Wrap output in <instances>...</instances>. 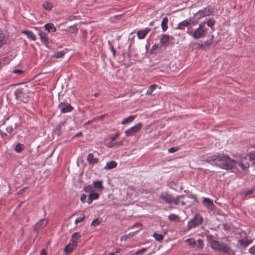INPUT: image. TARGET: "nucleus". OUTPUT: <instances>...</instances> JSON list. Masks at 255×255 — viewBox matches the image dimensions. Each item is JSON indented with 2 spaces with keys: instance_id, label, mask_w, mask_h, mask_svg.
<instances>
[{
  "instance_id": "obj_1",
  "label": "nucleus",
  "mask_w": 255,
  "mask_h": 255,
  "mask_svg": "<svg viewBox=\"0 0 255 255\" xmlns=\"http://www.w3.org/2000/svg\"><path fill=\"white\" fill-rule=\"evenodd\" d=\"M204 161L227 170L232 169L237 163V161L232 159L228 155H213L207 157Z\"/></svg>"
},
{
  "instance_id": "obj_2",
  "label": "nucleus",
  "mask_w": 255,
  "mask_h": 255,
  "mask_svg": "<svg viewBox=\"0 0 255 255\" xmlns=\"http://www.w3.org/2000/svg\"><path fill=\"white\" fill-rule=\"evenodd\" d=\"M209 242L211 247L214 250L228 254L232 252L231 247L229 243L221 242L213 239H210Z\"/></svg>"
},
{
  "instance_id": "obj_3",
  "label": "nucleus",
  "mask_w": 255,
  "mask_h": 255,
  "mask_svg": "<svg viewBox=\"0 0 255 255\" xmlns=\"http://www.w3.org/2000/svg\"><path fill=\"white\" fill-rule=\"evenodd\" d=\"M205 22H201L198 28L194 32L191 30H188L187 31V33L192 36L195 39H199L204 37L208 30V28L205 27Z\"/></svg>"
},
{
  "instance_id": "obj_4",
  "label": "nucleus",
  "mask_w": 255,
  "mask_h": 255,
  "mask_svg": "<svg viewBox=\"0 0 255 255\" xmlns=\"http://www.w3.org/2000/svg\"><path fill=\"white\" fill-rule=\"evenodd\" d=\"M183 197V195H180L174 198L171 195L167 193H161L159 196V199L164 200L167 204L175 205H178L181 199Z\"/></svg>"
},
{
  "instance_id": "obj_5",
  "label": "nucleus",
  "mask_w": 255,
  "mask_h": 255,
  "mask_svg": "<svg viewBox=\"0 0 255 255\" xmlns=\"http://www.w3.org/2000/svg\"><path fill=\"white\" fill-rule=\"evenodd\" d=\"M203 221L202 217L199 214H196L193 219L190 220L188 224L189 229L200 225Z\"/></svg>"
},
{
  "instance_id": "obj_6",
  "label": "nucleus",
  "mask_w": 255,
  "mask_h": 255,
  "mask_svg": "<svg viewBox=\"0 0 255 255\" xmlns=\"http://www.w3.org/2000/svg\"><path fill=\"white\" fill-rule=\"evenodd\" d=\"M213 12V9L212 7L208 6L203 9L199 10L195 15L198 16V18L210 15Z\"/></svg>"
},
{
  "instance_id": "obj_7",
  "label": "nucleus",
  "mask_w": 255,
  "mask_h": 255,
  "mask_svg": "<svg viewBox=\"0 0 255 255\" xmlns=\"http://www.w3.org/2000/svg\"><path fill=\"white\" fill-rule=\"evenodd\" d=\"M142 126V124L141 123H139L136 124L134 126L129 128L126 131H125V133L128 136H130L137 131H138L141 128Z\"/></svg>"
},
{
  "instance_id": "obj_8",
  "label": "nucleus",
  "mask_w": 255,
  "mask_h": 255,
  "mask_svg": "<svg viewBox=\"0 0 255 255\" xmlns=\"http://www.w3.org/2000/svg\"><path fill=\"white\" fill-rule=\"evenodd\" d=\"M58 108L62 113L70 112L73 109L69 104L65 102L61 103L58 106Z\"/></svg>"
},
{
  "instance_id": "obj_9",
  "label": "nucleus",
  "mask_w": 255,
  "mask_h": 255,
  "mask_svg": "<svg viewBox=\"0 0 255 255\" xmlns=\"http://www.w3.org/2000/svg\"><path fill=\"white\" fill-rule=\"evenodd\" d=\"M24 90L23 89H18L14 92V95L15 96V98L17 100L19 99L20 101L24 103H26L27 102V98L24 97Z\"/></svg>"
},
{
  "instance_id": "obj_10",
  "label": "nucleus",
  "mask_w": 255,
  "mask_h": 255,
  "mask_svg": "<svg viewBox=\"0 0 255 255\" xmlns=\"http://www.w3.org/2000/svg\"><path fill=\"white\" fill-rule=\"evenodd\" d=\"M173 39V38L171 36L167 34H163L160 40L161 46L163 47L167 46L169 43L170 40Z\"/></svg>"
},
{
  "instance_id": "obj_11",
  "label": "nucleus",
  "mask_w": 255,
  "mask_h": 255,
  "mask_svg": "<svg viewBox=\"0 0 255 255\" xmlns=\"http://www.w3.org/2000/svg\"><path fill=\"white\" fill-rule=\"evenodd\" d=\"M47 224V221L44 219H41L34 226V230L36 232H38L42 229L44 228Z\"/></svg>"
},
{
  "instance_id": "obj_12",
  "label": "nucleus",
  "mask_w": 255,
  "mask_h": 255,
  "mask_svg": "<svg viewBox=\"0 0 255 255\" xmlns=\"http://www.w3.org/2000/svg\"><path fill=\"white\" fill-rule=\"evenodd\" d=\"M78 242L76 241H72V243H69L64 248V251L67 254L71 253L73 250L77 247Z\"/></svg>"
},
{
  "instance_id": "obj_13",
  "label": "nucleus",
  "mask_w": 255,
  "mask_h": 255,
  "mask_svg": "<svg viewBox=\"0 0 255 255\" xmlns=\"http://www.w3.org/2000/svg\"><path fill=\"white\" fill-rule=\"evenodd\" d=\"M194 21L191 18H189L188 19H186L185 20H183V21L179 23L178 24L177 28L180 29H183L184 27L185 26H188V25L194 23Z\"/></svg>"
},
{
  "instance_id": "obj_14",
  "label": "nucleus",
  "mask_w": 255,
  "mask_h": 255,
  "mask_svg": "<svg viewBox=\"0 0 255 255\" xmlns=\"http://www.w3.org/2000/svg\"><path fill=\"white\" fill-rule=\"evenodd\" d=\"M38 35L40 36L41 41L47 46L49 43V38L47 33L44 32L39 31L38 32Z\"/></svg>"
},
{
  "instance_id": "obj_15",
  "label": "nucleus",
  "mask_w": 255,
  "mask_h": 255,
  "mask_svg": "<svg viewBox=\"0 0 255 255\" xmlns=\"http://www.w3.org/2000/svg\"><path fill=\"white\" fill-rule=\"evenodd\" d=\"M150 29L146 28L143 30H139L137 32V35L139 39H143L145 35L149 32Z\"/></svg>"
},
{
  "instance_id": "obj_16",
  "label": "nucleus",
  "mask_w": 255,
  "mask_h": 255,
  "mask_svg": "<svg viewBox=\"0 0 255 255\" xmlns=\"http://www.w3.org/2000/svg\"><path fill=\"white\" fill-rule=\"evenodd\" d=\"M203 204L204 206L210 210H213L214 204L213 201L209 198H204L203 199Z\"/></svg>"
},
{
  "instance_id": "obj_17",
  "label": "nucleus",
  "mask_w": 255,
  "mask_h": 255,
  "mask_svg": "<svg viewBox=\"0 0 255 255\" xmlns=\"http://www.w3.org/2000/svg\"><path fill=\"white\" fill-rule=\"evenodd\" d=\"M99 197V194L97 193H96L95 191L91 193L88 196V199L87 202L89 204L92 203V201L93 200L98 199Z\"/></svg>"
},
{
  "instance_id": "obj_18",
  "label": "nucleus",
  "mask_w": 255,
  "mask_h": 255,
  "mask_svg": "<svg viewBox=\"0 0 255 255\" xmlns=\"http://www.w3.org/2000/svg\"><path fill=\"white\" fill-rule=\"evenodd\" d=\"M88 162L90 164H95L98 163L99 159L97 158H94L92 153H89L87 158Z\"/></svg>"
},
{
  "instance_id": "obj_19",
  "label": "nucleus",
  "mask_w": 255,
  "mask_h": 255,
  "mask_svg": "<svg viewBox=\"0 0 255 255\" xmlns=\"http://www.w3.org/2000/svg\"><path fill=\"white\" fill-rule=\"evenodd\" d=\"M238 164L243 169H246L249 167V163L245 161V159H241V161H237L236 164Z\"/></svg>"
},
{
  "instance_id": "obj_20",
  "label": "nucleus",
  "mask_w": 255,
  "mask_h": 255,
  "mask_svg": "<svg viewBox=\"0 0 255 255\" xmlns=\"http://www.w3.org/2000/svg\"><path fill=\"white\" fill-rule=\"evenodd\" d=\"M94 189H96L98 191H102L104 187L102 181H96L93 182Z\"/></svg>"
},
{
  "instance_id": "obj_21",
  "label": "nucleus",
  "mask_w": 255,
  "mask_h": 255,
  "mask_svg": "<svg viewBox=\"0 0 255 255\" xmlns=\"http://www.w3.org/2000/svg\"><path fill=\"white\" fill-rule=\"evenodd\" d=\"M44 27L48 32H55L56 30V28L52 23H48L45 24Z\"/></svg>"
},
{
  "instance_id": "obj_22",
  "label": "nucleus",
  "mask_w": 255,
  "mask_h": 255,
  "mask_svg": "<svg viewBox=\"0 0 255 255\" xmlns=\"http://www.w3.org/2000/svg\"><path fill=\"white\" fill-rule=\"evenodd\" d=\"M117 165V163L114 161H111L110 162H107L106 165L104 167L105 170H110L115 168Z\"/></svg>"
},
{
  "instance_id": "obj_23",
  "label": "nucleus",
  "mask_w": 255,
  "mask_h": 255,
  "mask_svg": "<svg viewBox=\"0 0 255 255\" xmlns=\"http://www.w3.org/2000/svg\"><path fill=\"white\" fill-rule=\"evenodd\" d=\"M168 21V19L167 17H165L163 18L162 22H161V27L163 31H165L167 28V23Z\"/></svg>"
},
{
  "instance_id": "obj_24",
  "label": "nucleus",
  "mask_w": 255,
  "mask_h": 255,
  "mask_svg": "<svg viewBox=\"0 0 255 255\" xmlns=\"http://www.w3.org/2000/svg\"><path fill=\"white\" fill-rule=\"evenodd\" d=\"M135 116H130L127 118H126L122 122V124L126 125L132 122L135 118Z\"/></svg>"
},
{
  "instance_id": "obj_25",
  "label": "nucleus",
  "mask_w": 255,
  "mask_h": 255,
  "mask_svg": "<svg viewBox=\"0 0 255 255\" xmlns=\"http://www.w3.org/2000/svg\"><path fill=\"white\" fill-rule=\"evenodd\" d=\"M23 33L26 35V36L30 39H31L32 40H36V36L35 35L30 31H23Z\"/></svg>"
},
{
  "instance_id": "obj_26",
  "label": "nucleus",
  "mask_w": 255,
  "mask_h": 255,
  "mask_svg": "<svg viewBox=\"0 0 255 255\" xmlns=\"http://www.w3.org/2000/svg\"><path fill=\"white\" fill-rule=\"evenodd\" d=\"M64 123L62 122L57 126L55 129H54V132L55 134H57L58 135L60 134L62 127L64 126Z\"/></svg>"
},
{
  "instance_id": "obj_27",
  "label": "nucleus",
  "mask_w": 255,
  "mask_h": 255,
  "mask_svg": "<svg viewBox=\"0 0 255 255\" xmlns=\"http://www.w3.org/2000/svg\"><path fill=\"white\" fill-rule=\"evenodd\" d=\"M196 244H195L194 247L199 249H202L204 247V244L203 240L201 239H198L195 242Z\"/></svg>"
},
{
  "instance_id": "obj_28",
  "label": "nucleus",
  "mask_w": 255,
  "mask_h": 255,
  "mask_svg": "<svg viewBox=\"0 0 255 255\" xmlns=\"http://www.w3.org/2000/svg\"><path fill=\"white\" fill-rule=\"evenodd\" d=\"M43 8L47 10H50L53 7V5L52 3H50L48 1H45L42 4Z\"/></svg>"
},
{
  "instance_id": "obj_29",
  "label": "nucleus",
  "mask_w": 255,
  "mask_h": 255,
  "mask_svg": "<svg viewBox=\"0 0 255 255\" xmlns=\"http://www.w3.org/2000/svg\"><path fill=\"white\" fill-rule=\"evenodd\" d=\"M24 148V145L23 144L18 143L14 147V150L17 152H21Z\"/></svg>"
},
{
  "instance_id": "obj_30",
  "label": "nucleus",
  "mask_w": 255,
  "mask_h": 255,
  "mask_svg": "<svg viewBox=\"0 0 255 255\" xmlns=\"http://www.w3.org/2000/svg\"><path fill=\"white\" fill-rule=\"evenodd\" d=\"M84 190L85 192H90V193L95 191V189H94V186L92 185H89L87 186H86L84 187Z\"/></svg>"
},
{
  "instance_id": "obj_31",
  "label": "nucleus",
  "mask_w": 255,
  "mask_h": 255,
  "mask_svg": "<svg viewBox=\"0 0 255 255\" xmlns=\"http://www.w3.org/2000/svg\"><path fill=\"white\" fill-rule=\"evenodd\" d=\"M157 86L155 84L151 85L149 86L148 90L146 91V94L150 95L152 94V92L156 89Z\"/></svg>"
},
{
  "instance_id": "obj_32",
  "label": "nucleus",
  "mask_w": 255,
  "mask_h": 255,
  "mask_svg": "<svg viewBox=\"0 0 255 255\" xmlns=\"http://www.w3.org/2000/svg\"><path fill=\"white\" fill-rule=\"evenodd\" d=\"M65 54V52L63 51L57 52L53 55V57L56 58H62Z\"/></svg>"
},
{
  "instance_id": "obj_33",
  "label": "nucleus",
  "mask_w": 255,
  "mask_h": 255,
  "mask_svg": "<svg viewBox=\"0 0 255 255\" xmlns=\"http://www.w3.org/2000/svg\"><path fill=\"white\" fill-rule=\"evenodd\" d=\"M153 236L154 237L155 239L157 241H161L163 239V236L162 235L158 234L157 233H154L153 235Z\"/></svg>"
},
{
  "instance_id": "obj_34",
  "label": "nucleus",
  "mask_w": 255,
  "mask_h": 255,
  "mask_svg": "<svg viewBox=\"0 0 255 255\" xmlns=\"http://www.w3.org/2000/svg\"><path fill=\"white\" fill-rule=\"evenodd\" d=\"M239 243L240 244L241 246H242L244 248H246L250 244V242L248 241H244L241 240L239 241Z\"/></svg>"
},
{
  "instance_id": "obj_35",
  "label": "nucleus",
  "mask_w": 255,
  "mask_h": 255,
  "mask_svg": "<svg viewBox=\"0 0 255 255\" xmlns=\"http://www.w3.org/2000/svg\"><path fill=\"white\" fill-rule=\"evenodd\" d=\"M196 241L192 239H188L186 240L185 242L189 245L191 246L192 247H194Z\"/></svg>"
},
{
  "instance_id": "obj_36",
  "label": "nucleus",
  "mask_w": 255,
  "mask_h": 255,
  "mask_svg": "<svg viewBox=\"0 0 255 255\" xmlns=\"http://www.w3.org/2000/svg\"><path fill=\"white\" fill-rule=\"evenodd\" d=\"M78 29L76 25H73L69 27V31L72 33H76Z\"/></svg>"
},
{
  "instance_id": "obj_37",
  "label": "nucleus",
  "mask_w": 255,
  "mask_h": 255,
  "mask_svg": "<svg viewBox=\"0 0 255 255\" xmlns=\"http://www.w3.org/2000/svg\"><path fill=\"white\" fill-rule=\"evenodd\" d=\"M215 20L213 18H210L208 21H207V25L212 27V26H213L214 25V24L215 23Z\"/></svg>"
},
{
  "instance_id": "obj_38",
  "label": "nucleus",
  "mask_w": 255,
  "mask_h": 255,
  "mask_svg": "<svg viewBox=\"0 0 255 255\" xmlns=\"http://www.w3.org/2000/svg\"><path fill=\"white\" fill-rule=\"evenodd\" d=\"M81 236L78 233H74L72 237L73 238V241H76L77 242V240L80 238Z\"/></svg>"
},
{
  "instance_id": "obj_39",
  "label": "nucleus",
  "mask_w": 255,
  "mask_h": 255,
  "mask_svg": "<svg viewBox=\"0 0 255 255\" xmlns=\"http://www.w3.org/2000/svg\"><path fill=\"white\" fill-rule=\"evenodd\" d=\"M249 156L250 158V159L252 161H254V163L255 164V151L250 152L249 154Z\"/></svg>"
},
{
  "instance_id": "obj_40",
  "label": "nucleus",
  "mask_w": 255,
  "mask_h": 255,
  "mask_svg": "<svg viewBox=\"0 0 255 255\" xmlns=\"http://www.w3.org/2000/svg\"><path fill=\"white\" fill-rule=\"evenodd\" d=\"M178 218V217L177 215H175V214H171L169 216H168V219L170 220V221H174V220H177V219Z\"/></svg>"
},
{
  "instance_id": "obj_41",
  "label": "nucleus",
  "mask_w": 255,
  "mask_h": 255,
  "mask_svg": "<svg viewBox=\"0 0 255 255\" xmlns=\"http://www.w3.org/2000/svg\"><path fill=\"white\" fill-rule=\"evenodd\" d=\"M100 224V221H99V220L98 219H95L94 220H93L92 221L91 225L92 226H97V225H99Z\"/></svg>"
},
{
  "instance_id": "obj_42",
  "label": "nucleus",
  "mask_w": 255,
  "mask_h": 255,
  "mask_svg": "<svg viewBox=\"0 0 255 255\" xmlns=\"http://www.w3.org/2000/svg\"><path fill=\"white\" fill-rule=\"evenodd\" d=\"M85 215H83L82 217L76 218L75 221V223L77 224L78 223L82 222L85 219Z\"/></svg>"
},
{
  "instance_id": "obj_43",
  "label": "nucleus",
  "mask_w": 255,
  "mask_h": 255,
  "mask_svg": "<svg viewBox=\"0 0 255 255\" xmlns=\"http://www.w3.org/2000/svg\"><path fill=\"white\" fill-rule=\"evenodd\" d=\"M178 150V148L177 147H173L168 149V152L170 153H173L177 151Z\"/></svg>"
},
{
  "instance_id": "obj_44",
  "label": "nucleus",
  "mask_w": 255,
  "mask_h": 255,
  "mask_svg": "<svg viewBox=\"0 0 255 255\" xmlns=\"http://www.w3.org/2000/svg\"><path fill=\"white\" fill-rule=\"evenodd\" d=\"M87 196L85 194H83L81 195L80 197V200L82 202L84 203L85 202Z\"/></svg>"
},
{
  "instance_id": "obj_45",
  "label": "nucleus",
  "mask_w": 255,
  "mask_h": 255,
  "mask_svg": "<svg viewBox=\"0 0 255 255\" xmlns=\"http://www.w3.org/2000/svg\"><path fill=\"white\" fill-rule=\"evenodd\" d=\"M12 72H13L15 74L20 75L23 73V70L21 69H15L12 71Z\"/></svg>"
},
{
  "instance_id": "obj_46",
  "label": "nucleus",
  "mask_w": 255,
  "mask_h": 255,
  "mask_svg": "<svg viewBox=\"0 0 255 255\" xmlns=\"http://www.w3.org/2000/svg\"><path fill=\"white\" fill-rule=\"evenodd\" d=\"M249 252L251 254L255 255V245L250 249Z\"/></svg>"
},
{
  "instance_id": "obj_47",
  "label": "nucleus",
  "mask_w": 255,
  "mask_h": 255,
  "mask_svg": "<svg viewBox=\"0 0 255 255\" xmlns=\"http://www.w3.org/2000/svg\"><path fill=\"white\" fill-rule=\"evenodd\" d=\"M145 251H146L145 249H142L140 250H138L137 252H136L135 255H139V254L141 255L142 253L144 252Z\"/></svg>"
},
{
  "instance_id": "obj_48",
  "label": "nucleus",
  "mask_w": 255,
  "mask_h": 255,
  "mask_svg": "<svg viewBox=\"0 0 255 255\" xmlns=\"http://www.w3.org/2000/svg\"><path fill=\"white\" fill-rule=\"evenodd\" d=\"M6 130L8 132L11 133L13 131L12 127L11 126L7 127Z\"/></svg>"
},
{
  "instance_id": "obj_49",
  "label": "nucleus",
  "mask_w": 255,
  "mask_h": 255,
  "mask_svg": "<svg viewBox=\"0 0 255 255\" xmlns=\"http://www.w3.org/2000/svg\"><path fill=\"white\" fill-rule=\"evenodd\" d=\"M110 48H111V51H112V53L113 54V55L114 56H115V55H116V51H115V49L114 48V46L113 45H111Z\"/></svg>"
},
{
  "instance_id": "obj_50",
  "label": "nucleus",
  "mask_w": 255,
  "mask_h": 255,
  "mask_svg": "<svg viewBox=\"0 0 255 255\" xmlns=\"http://www.w3.org/2000/svg\"><path fill=\"white\" fill-rule=\"evenodd\" d=\"M253 193V190H249L248 191L246 192L245 194V196H247V195L252 194Z\"/></svg>"
},
{
  "instance_id": "obj_51",
  "label": "nucleus",
  "mask_w": 255,
  "mask_h": 255,
  "mask_svg": "<svg viewBox=\"0 0 255 255\" xmlns=\"http://www.w3.org/2000/svg\"><path fill=\"white\" fill-rule=\"evenodd\" d=\"M3 36L0 35V47L2 45Z\"/></svg>"
},
{
  "instance_id": "obj_52",
  "label": "nucleus",
  "mask_w": 255,
  "mask_h": 255,
  "mask_svg": "<svg viewBox=\"0 0 255 255\" xmlns=\"http://www.w3.org/2000/svg\"><path fill=\"white\" fill-rule=\"evenodd\" d=\"M128 192L133 191H134V188L132 187H128Z\"/></svg>"
},
{
  "instance_id": "obj_53",
  "label": "nucleus",
  "mask_w": 255,
  "mask_h": 255,
  "mask_svg": "<svg viewBox=\"0 0 255 255\" xmlns=\"http://www.w3.org/2000/svg\"><path fill=\"white\" fill-rule=\"evenodd\" d=\"M40 255H46V252L44 250H42L41 252H40Z\"/></svg>"
},
{
  "instance_id": "obj_54",
  "label": "nucleus",
  "mask_w": 255,
  "mask_h": 255,
  "mask_svg": "<svg viewBox=\"0 0 255 255\" xmlns=\"http://www.w3.org/2000/svg\"><path fill=\"white\" fill-rule=\"evenodd\" d=\"M158 48V45H154L153 46L152 49L153 50H155Z\"/></svg>"
},
{
  "instance_id": "obj_55",
  "label": "nucleus",
  "mask_w": 255,
  "mask_h": 255,
  "mask_svg": "<svg viewBox=\"0 0 255 255\" xmlns=\"http://www.w3.org/2000/svg\"><path fill=\"white\" fill-rule=\"evenodd\" d=\"M117 136H118V135H115V136H114L112 137L111 138V141H113L115 140H116V138H117Z\"/></svg>"
},
{
  "instance_id": "obj_56",
  "label": "nucleus",
  "mask_w": 255,
  "mask_h": 255,
  "mask_svg": "<svg viewBox=\"0 0 255 255\" xmlns=\"http://www.w3.org/2000/svg\"><path fill=\"white\" fill-rule=\"evenodd\" d=\"M82 132H80L78 133L76 135V136H80L82 135Z\"/></svg>"
},
{
  "instance_id": "obj_57",
  "label": "nucleus",
  "mask_w": 255,
  "mask_h": 255,
  "mask_svg": "<svg viewBox=\"0 0 255 255\" xmlns=\"http://www.w3.org/2000/svg\"><path fill=\"white\" fill-rule=\"evenodd\" d=\"M144 192H145V193H147V192H146V191H145V190H143V189H142V190L141 191V193H144Z\"/></svg>"
},
{
  "instance_id": "obj_58",
  "label": "nucleus",
  "mask_w": 255,
  "mask_h": 255,
  "mask_svg": "<svg viewBox=\"0 0 255 255\" xmlns=\"http://www.w3.org/2000/svg\"><path fill=\"white\" fill-rule=\"evenodd\" d=\"M205 45H209L210 43H208V42H206L204 44Z\"/></svg>"
},
{
  "instance_id": "obj_59",
  "label": "nucleus",
  "mask_w": 255,
  "mask_h": 255,
  "mask_svg": "<svg viewBox=\"0 0 255 255\" xmlns=\"http://www.w3.org/2000/svg\"><path fill=\"white\" fill-rule=\"evenodd\" d=\"M120 249H116V253H118V252H120Z\"/></svg>"
},
{
  "instance_id": "obj_60",
  "label": "nucleus",
  "mask_w": 255,
  "mask_h": 255,
  "mask_svg": "<svg viewBox=\"0 0 255 255\" xmlns=\"http://www.w3.org/2000/svg\"><path fill=\"white\" fill-rule=\"evenodd\" d=\"M98 93H96V94H94V96H95V97H97V96H98Z\"/></svg>"
},
{
  "instance_id": "obj_61",
  "label": "nucleus",
  "mask_w": 255,
  "mask_h": 255,
  "mask_svg": "<svg viewBox=\"0 0 255 255\" xmlns=\"http://www.w3.org/2000/svg\"><path fill=\"white\" fill-rule=\"evenodd\" d=\"M181 204L182 205H185V203L183 201H181Z\"/></svg>"
},
{
  "instance_id": "obj_62",
  "label": "nucleus",
  "mask_w": 255,
  "mask_h": 255,
  "mask_svg": "<svg viewBox=\"0 0 255 255\" xmlns=\"http://www.w3.org/2000/svg\"><path fill=\"white\" fill-rule=\"evenodd\" d=\"M90 122H91L90 121H88L87 123H86L85 124V125H88V124H89Z\"/></svg>"
},
{
  "instance_id": "obj_63",
  "label": "nucleus",
  "mask_w": 255,
  "mask_h": 255,
  "mask_svg": "<svg viewBox=\"0 0 255 255\" xmlns=\"http://www.w3.org/2000/svg\"><path fill=\"white\" fill-rule=\"evenodd\" d=\"M109 255H115L114 254H111Z\"/></svg>"
},
{
  "instance_id": "obj_64",
  "label": "nucleus",
  "mask_w": 255,
  "mask_h": 255,
  "mask_svg": "<svg viewBox=\"0 0 255 255\" xmlns=\"http://www.w3.org/2000/svg\"><path fill=\"white\" fill-rule=\"evenodd\" d=\"M21 206V203L19 205V207H20Z\"/></svg>"
}]
</instances>
